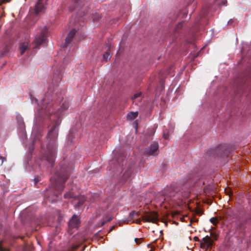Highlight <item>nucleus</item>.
<instances>
[{"mask_svg":"<svg viewBox=\"0 0 251 251\" xmlns=\"http://www.w3.org/2000/svg\"><path fill=\"white\" fill-rule=\"evenodd\" d=\"M62 75L60 71L57 70L54 73L51 80L48 83V90L45 97L42 100L41 104L39 106L38 111L35 115L34 125L31 135L34 137L32 144L36 140H39V133L37 132V126L44 120L49 118L52 123V126L50 129L47 138L49 144L45 148L42 147L41 159L47 161L51 166L55 161L56 154V139L58 136V127L61 123V117L64 111L69 107L68 100H64L61 105H58V102L62 99L58 97L57 101L53 100L57 96L58 86L60 82Z\"/></svg>","mask_w":251,"mask_h":251,"instance_id":"nucleus-1","label":"nucleus"},{"mask_svg":"<svg viewBox=\"0 0 251 251\" xmlns=\"http://www.w3.org/2000/svg\"><path fill=\"white\" fill-rule=\"evenodd\" d=\"M61 170L57 171L50 179V185L45 193L46 201L53 202L57 201L63 188L64 184L69 176L67 169L60 164Z\"/></svg>","mask_w":251,"mask_h":251,"instance_id":"nucleus-2","label":"nucleus"},{"mask_svg":"<svg viewBox=\"0 0 251 251\" xmlns=\"http://www.w3.org/2000/svg\"><path fill=\"white\" fill-rule=\"evenodd\" d=\"M163 194L168 197H176L179 199H183L187 197L188 194L185 193L182 195V192L178 190L177 188H176L174 185H171L170 187L164 189Z\"/></svg>","mask_w":251,"mask_h":251,"instance_id":"nucleus-3","label":"nucleus"},{"mask_svg":"<svg viewBox=\"0 0 251 251\" xmlns=\"http://www.w3.org/2000/svg\"><path fill=\"white\" fill-rule=\"evenodd\" d=\"M65 199H73L72 202L75 207H79L85 201L86 199L84 196L80 195L78 197L75 196L72 193L68 192L64 195Z\"/></svg>","mask_w":251,"mask_h":251,"instance_id":"nucleus-4","label":"nucleus"},{"mask_svg":"<svg viewBox=\"0 0 251 251\" xmlns=\"http://www.w3.org/2000/svg\"><path fill=\"white\" fill-rule=\"evenodd\" d=\"M48 30L46 27L43 28L39 35H36L34 40L36 48L45 43L47 40Z\"/></svg>","mask_w":251,"mask_h":251,"instance_id":"nucleus-5","label":"nucleus"},{"mask_svg":"<svg viewBox=\"0 0 251 251\" xmlns=\"http://www.w3.org/2000/svg\"><path fill=\"white\" fill-rule=\"evenodd\" d=\"M143 220L145 222L157 223L158 221V215L155 212L148 213L142 216Z\"/></svg>","mask_w":251,"mask_h":251,"instance_id":"nucleus-6","label":"nucleus"},{"mask_svg":"<svg viewBox=\"0 0 251 251\" xmlns=\"http://www.w3.org/2000/svg\"><path fill=\"white\" fill-rule=\"evenodd\" d=\"M46 0H38L35 7V12L36 14L43 13L46 8Z\"/></svg>","mask_w":251,"mask_h":251,"instance_id":"nucleus-7","label":"nucleus"},{"mask_svg":"<svg viewBox=\"0 0 251 251\" xmlns=\"http://www.w3.org/2000/svg\"><path fill=\"white\" fill-rule=\"evenodd\" d=\"M17 122L18 125V128L22 136L25 135V126L23 118L21 116H17L16 118Z\"/></svg>","mask_w":251,"mask_h":251,"instance_id":"nucleus-8","label":"nucleus"},{"mask_svg":"<svg viewBox=\"0 0 251 251\" xmlns=\"http://www.w3.org/2000/svg\"><path fill=\"white\" fill-rule=\"evenodd\" d=\"M158 149V144L154 142L151 144L149 148L145 151V153L149 155H154L156 154Z\"/></svg>","mask_w":251,"mask_h":251,"instance_id":"nucleus-9","label":"nucleus"},{"mask_svg":"<svg viewBox=\"0 0 251 251\" xmlns=\"http://www.w3.org/2000/svg\"><path fill=\"white\" fill-rule=\"evenodd\" d=\"M79 222V220L75 215H74L68 222V226L70 228H77V225Z\"/></svg>","mask_w":251,"mask_h":251,"instance_id":"nucleus-10","label":"nucleus"},{"mask_svg":"<svg viewBox=\"0 0 251 251\" xmlns=\"http://www.w3.org/2000/svg\"><path fill=\"white\" fill-rule=\"evenodd\" d=\"M76 33V30L74 29L72 30L68 34V36H67L66 39H65V42L64 45V48H67L69 46V44L71 42L73 38H74L75 34Z\"/></svg>","mask_w":251,"mask_h":251,"instance_id":"nucleus-11","label":"nucleus"},{"mask_svg":"<svg viewBox=\"0 0 251 251\" xmlns=\"http://www.w3.org/2000/svg\"><path fill=\"white\" fill-rule=\"evenodd\" d=\"M212 239L209 236H206L202 238L201 245L204 248H209L212 245Z\"/></svg>","mask_w":251,"mask_h":251,"instance_id":"nucleus-12","label":"nucleus"},{"mask_svg":"<svg viewBox=\"0 0 251 251\" xmlns=\"http://www.w3.org/2000/svg\"><path fill=\"white\" fill-rule=\"evenodd\" d=\"M119 150L120 149L119 148H116L113 151V154H114V159L116 160L118 164H120L121 161H123L124 159L123 155L117 154Z\"/></svg>","mask_w":251,"mask_h":251,"instance_id":"nucleus-13","label":"nucleus"},{"mask_svg":"<svg viewBox=\"0 0 251 251\" xmlns=\"http://www.w3.org/2000/svg\"><path fill=\"white\" fill-rule=\"evenodd\" d=\"M139 214L137 212L135 211H132L130 213L129 217L127 219L124 221L125 223H129L130 222H133L132 220L134 219L135 218H137Z\"/></svg>","mask_w":251,"mask_h":251,"instance_id":"nucleus-14","label":"nucleus"},{"mask_svg":"<svg viewBox=\"0 0 251 251\" xmlns=\"http://www.w3.org/2000/svg\"><path fill=\"white\" fill-rule=\"evenodd\" d=\"M138 116V112H130L127 115V119L128 120H132Z\"/></svg>","mask_w":251,"mask_h":251,"instance_id":"nucleus-15","label":"nucleus"},{"mask_svg":"<svg viewBox=\"0 0 251 251\" xmlns=\"http://www.w3.org/2000/svg\"><path fill=\"white\" fill-rule=\"evenodd\" d=\"M28 46L27 44L24 43L20 45V53L23 55L24 52L27 50Z\"/></svg>","mask_w":251,"mask_h":251,"instance_id":"nucleus-16","label":"nucleus"},{"mask_svg":"<svg viewBox=\"0 0 251 251\" xmlns=\"http://www.w3.org/2000/svg\"><path fill=\"white\" fill-rule=\"evenodd\" d=\"M131 168L128 169L123 175V179L124 181H126L131 176Z\"/></svg>","mask_w":251,"mask_h":251,"instance_id":"nucleus-17","label":"nucleus"},{"mask_svg":"<svg viewBox=\"0 0 251 251\" xmlns=\"http://www.w3.org/2000/svg\"><path fill=\"white\" fill-rule=\"evenodd\" d=\"M74 2L75 5V9H77L78 7H80L81 6V0H74Z\"/></svg>","mask_w":251,"mask_h":251,"instance_id":"nucleus-18","label":"nucleus"},{"mask_svg":"<svg viewBox=\"0 0 251 251\" xmlns=\"http://www.w3.org/2000/svg\"><path fill=\"white\" fill-rule=\"evenodd\" d=\"M111 58V55L108 52H105L103 55V59L105 61H107Z\"/></svg>","mask_w":251,"mask_h":251,"instance_id":"nucleus-19","label":"nucleus"},{"mask_svg":"<svg viewBox=\"0 0 251 251\" xmlns=\"http://www.w3.org/2000/svg\"><path fill=\"white\" fill-rule=\"evenodd\" d=\"M171 131V130L168 131H166L165 130L163 131V138L167 140V139H169V133Z\"/></svg>","mask_w":251,"mask_h":251,"instance_id":"nucleus-20","label":"nucleus"},{"mask_svg":"<svg viewBox=\"0 0 251 251\" xmlns=\"http://www.w3.org/2000/svg\"><path fill=\"white\" fill-rule=\"evenodd\" d=\"M141 95L142 93L141 92L136 93L134 95L133 97H132V99L134 100L139 98L141 96Z\"/></svg>","mask_w":251,"mask_h":251,"instance_id":"nucleus-21","label":"nucleus"},{"mask_svg":"<svg viewBox=\"0 0 251 251\" xmlns=\"http://www.w3.org/2000/svg\"><path fill=\"white\" fill-rule=\"evenodd\" d=\"M210 221L214 225H216L218 223V219L216 218H211Z\"/></svg>","mask_w":251,"mask_h":251,"instance_id":"nucleus-22","label":"nucleus"},{"mask_svg":"<svg viewBox=\"0 0 251 251\" xmlns=\"http://www.w3.org/2000/svg\"><path fill=\"white\" fill-rule=\"evenodd\" d=\"M111 220V218H109L108 219H107L106 221H102L101 222V226H103L104 225L105 223L106 222H109Z\"/></svg>","mask_w":251,"mask_h":251,"instance_id":"nucleus-23","label":"nucleus"},{"mask_svg":"<svg viewBox=\"0 0 251 251\" xmlns=\"http://www.w3.org/2000/svg\"><path fill=\"white\" fill-rule=\"evenodd\" d=\"M100 17L99 15H94L93 16V21L97 20Z\"/></svg>","mask_w":251,"mask_h":251,"instance_id":"nucleus-24","label":"nucleus"},{"mask_svg":"<svg viewBox=\"0 0 251 251\" xmlns=\"http://www.w3.org/2000/svg\"><path fill=\"white\" fill-rule=\"evenodd\" d=\"M135 241L136 243V244H139L140 243L141 239L135 238Z\"/></svg>","mask_w":251,"mask_h":251,"instance_id":"nucleus-25","label":"nucleus"},{"mask_svg":"<svg viewBox=\"0 0 251 251\" xmlns=\"http://www.w3.org/2000/svg\"><path fill=\"white\" fill-rule=\"evenodd\" d=\"M31 101H32V102H35V103H37V100L36 99V98H32V97H31Z\"/></svg>","mask_w":251,"mask_h":251,"instance_id":"nucleus-26","label":"nucleus"},{"mask_svg":"<svg viewBox=\"0 0 251 251\" xmlns=\"http://www.w3.org/2000/svg\"><path fill=\"white\" fill-rule=\"evenodd\" d=\"M34 147H33V145H31L29 147V150L30 151H32L34 150Z\"/></svg>","mask_w":251,"mask_h":251,"instance_id":"nucleus-27","label":"nucleus"},{"mask_svg":"<svg viewBox=\"0 0 251 251\" xmlns=\"http://www.w3.org/2000/svg\"><path fill=\"white\" fill-rule=\"evenodd\" d=\"M226 2H227V1L226 0H223L222 1V5H225Z\"/></svg>","mask_w":251,"mask_h":251,"instance_id":"nucleus-28","label":"nucleus"},{"mask_svg":"<svg viewBox=\"0 0 251 251\" xmlns=\"http://www.w3.org/2000/svg\"><path fill=\"white\" fill-rule=\"evenodd\" d=\"M38 177H35L34 178L35 184H36L39 181Z\"/></svg>","mask_w":251,"mask_h":251,"instance_id":"nucleus-29","label":"nucleus"},{"mask_svg":"<svg viewBox=\"0 0 251 251\" xmlns=\"http://www.w3.org/2000/svg\"><path fill=\"white\" fill-rule=\"evenodd\" d=\"M233 20L230 19V20H229V21L228 22V24H231L232 23H233Z\"/></svg>","mask_w":251,"mask_h":251,"instance_id":"nucleus-30","label":"nucleus"},{"mask_svg":"<svg viewBox=\"0 0 251 251\" xmlns=\"http://www.w3.org/2000/svg\"><path fill=\"white\" fill-rule=\"evenodd\" d=\"M182 26V23H180L179 24L177 25V28H179V27H181Z\"/></svg>","mask_w":251,"mask_h":251,"instance_id":"nucleus-31","label":"nucleus"},{"mask_svg":"<svg viewBox=\"0 0 251 251\" xmlns=\"http://www.w3.org/2000/svg\"><path fill=\"white\" fill-rule=\"evenodd\" d=\"M141 221L139 219H137L136 223L139 224L140 223Z\"/></svg>","mask_w":251,"mask_h":251,"instance_id":"nucleus-32","label":"nucleus"},{"mask_svg":"<svg viewBox=\"0 0 251 251\" xmlns=\"http://www.w3.org/2000/svg\"><path fill=\"white\" fill-rule=\"evenodd\" d=\"M8 50V49L7 48H6L5 50L4 51V53H6Z\"/></svg>","mask_w":251,"mask_h":251,"instance_id":"nucleus-33","label":"nucleus"},{"mask_svg":"<svg viewBox=\"0 0 251 251\" xmlns=\"http://www.w3.org/2000/svg\"><path fill=\"white\" fill-rule=\"evenodd\" d=\"M114 226H113L110 229V231H112L114 228Z\"/></svg>","mask_w":251,"mask_h":251,"instance_id":"nucleus-34","label":"nucleus"},{"mask_svg":"<svg viewBox=\"0 0 251 251\" xmlns=\"http://www.w3.org/2000/svg\"><path fill=\"white\" fill-rule=\"evenodd\" d=\"M0 158L2 159V163L3 162L4 158H2V157L0 156Z\"/></svg>","mask_w":251,"mask_h":251,"instance_id":"nucleus-35","label":"nucleus"},{"mask_svg":"<svg viewBox=\"0 0 251 251\" xmlns=\"http://www.w3.org/2000/svg\"><path fill=\"white\" fill-rule=\"evenodd\" d=\"M200 16L201 17V18H202V17H203V15L202 14H201Z\"/></svg>","mask_w":251,"mask_h":251,"instance_id":"nucleus-36","label":"nucleus"},{"mask_svg":"<svg viewBox=\"0 0 251 251\" xmlns=\"http://www.w3.org/2000/svg\"><path fill=\"white\" fill-rule=\"evenodd\" d=\"M192 221H191L190 223L188 225V226H190L191 225Z\"/></svg>","mask_w":251,"mask_h":251,"instance_id":"nucleus-37","label":"nucleus"},{"mask_svg":"<svg viewBox=\"0 0 251 251\" xmlns=\"http://www.w3.org/2000/svg\"><path fill=\"white\" fill-rule=\"evenodd\" d=\"M135 125H136V127H137V123H136V122H135Z\"/></svg>","mask_w":251,"mask_h":251,"instance_id":"nucleus-38","label":"nucleus"},{"mask_svg":"<svg viewBox=\"0 0 251 251\" xmlns=\"http://www.w3.org/2000/svg\"><path fill=\"white\" fill-rule=\"evenodd\" d=\"M94 171L97 172H99V170H94Z\"/></svg>","mask_w":251,"mask_h":251,"instance_id":"nucleus-39","label":"nucleus"},{"mask_svg":"<svg viewBox=\"0 0 251 251\" xmlns=\"http://www.w3.org/2000/svg\"><path fill=\"white\" fill-rule=\"evenodd\" d=\"M6 2V0H3V2L4 3Z\"/></svg>","mask_w":251,"mask_h":251,"instance_id":"nucleus-40","label":"nucleus"},{"mask_svg":"<svg viewBox=\"0 0 251 251\" xmlns=\"http://www.w3.org/2000/svg\"><path fill=\"white\" fill-rule=\"evenodd\" d=\"M168 74H171V72L169 71L168 73Z\"/></svg>","mask_w":251,"mask_h":251,"instance_id":"nucleus-41","label":"nucleus"},{"mask_svg":"<svg viewBox=\"0 0 251 251\" xmlns=\"http://www.w3.org/2000/svg\"><path fill=\"white\" fill-rule=\"evenodd\" d=\"M149 251H152V249H151V250H150Z\"/></svg>","mask_w":251,"mask_h":251,"instance_id":"nucleus-42","label":"nucleus"}]
</instances>
